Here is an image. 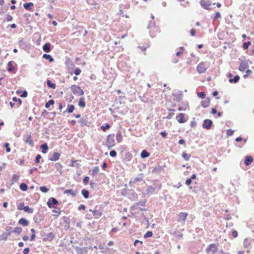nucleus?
Listing matches in <instances>:
<instances>
[{
  "mask_svg": "<svg viewBox=\"0 0 254 254\" xmlns=\"http://www.w3.org/2000/svg\"><path fill=\"white\" fill-rule=\"evenodd\" d=\"M18 43L19 45V47H21L22 48H23L26 45V43L23 41V39L19 41Z\"/></svg>",
  "mask_w": 254,
  "mask_h": 254,
  "instance_id": "51",
  "label": "nucleus"
},
{
  "mask_svg": "<svg viewBox=\"0 0 254 254\" xmlns=\"http://www.w3.org/2000/svg\"><path fill=\"white\" fill-rule=\"evenodd\" d=\"M234 130L231 129H228L226 130V134L228 136L233 135L234 134Z\"/></svg>",
  "mask_w": 254,
  "mask_h": 254,
  "instance_id": "53",
  "label": "nucleus"
},
{
  "mask_svg": "<svg viewBox=\"0 0 254 254\" xmlns=\"http://www.w3.org/2000/svg\"><path fill=\"white\" fill-rule=\"evenodd\" d=\"M78 123H80L82 125V126H84L86 125V121L85 120H84L83 119H80L78 121Z\"/></svg>",
  "mask_w": 254,
  "mask_h": 254,
  "instance_id": "58",
  "label": "nucleus"
},
{
  "mask_svg": "<svg viewBox=\"0 0 254 254\" xmlns=\"http://www.w3.org/2000/svg\"><path fill=\"white\" fill-rule=\"evenodd\" d=\"M51 44L49 43H46L43 46V51L46 53H49L51 52Z\"/></svg>",
  "mask_w": 254,
  "mask_h": 254,
  "instance_id": "18",
  "label": "nucleus"
},
{
  "mask_svg": "<svg viewBox=\"0 0 254 254\" xmlns=\"http://www.w3.org/2000/svg\"><path fill=\"white\" fill-rule=\"evenodd\" d=\"M251 44V42L250 41L244 42L243 45V49L244 50L247 49Z\"/></svg>",
  "mask_w": 254,
  "mask_h": 254,
  "instance_id": "49",
  "label": "nucleus"
},
{
  "mask_svg": "<svg viewBox=\"0 0 254 254\" xmlns=\"http://www.w3.org/2000/svg\"><path fill=\"white\" fill-rule=\"evenodd\" d=\"M106 145L109 149L115 145V135L114 134H110L108 135Z\"/></svg>",
  "mask_w": 254,
  "mask_h": 254,
  "instance_id": "3",
  "label": "nucleus"
},
{
  "mask_svg": "<svg viewBox=\"0 0 254 254\" xmlns=\"http://www.w3.org/2000/svg\"><path fill=\"white\" fill-rule=\"evenodd\" d=\"M59 203L58 201L54 197H50L47 201V205L49 208H55V205Z\"/></svg>",
  "mask_w": 254,
  "mask_h": 254,
  "instance_id": "10",
  "label": "nucleus"
},
{
  "mask_svg": "<svg viewBox=\"0 0 254 254\" xmlns=\"http://www.w3.org/2000/svg\"><path fill=\"white\" fill-rule=\"evenodd\" d=\"M20 189L23 191H26L27 190L28 187L26 184L21 183L20 185Z\"/></svg>",
  "mask_w": 254,
  "mask_h": 254,
  "instance_id": "44",
  "label": "nucleus"
},
{
  "mask_svg": "<svg viewBox=\"0 0 254 254\" xmlns=\"http://www.w3.org/2000/svg\"><path fill=\"white\" fill-rule=\"evenodd\" d=\"M162 170V167L161 166H158L157 167L154 168L152 170V173H159Z\"/></svg>",
  "mask_w": 254,
  "mask_h": 254,
  "instance_id": "42",
  "label": "nucleus"
},
{
  "mask_svg": "<svg viewBox=\"0 0 254 254\" xmlns=\"http://www.w3.org/2000/svg\"><path fill=\"white\" fill-rule=\"evenodd\" d=\"M148 28L150 29V35L152 37L156 36V33L159 32V28L156 26L154 23L150 22L148 25Z\"/></svg>",
  "mask_w": 254,
  "mask_h": 254,
  "instance_id": "4",
  "label": "nucleus"
},
{
  "mask_svg": "<svg viewBox=\"0 0 254 254\" xmlns=\"http://www.w3.org/2000/svg\"><path fill=\"white\" fill-rule=\"evenodd\" d=\"M249 67L248 64L245 61H242L239 67V69L242 72H244L247 68Z\"/></svg>",
  "mask_w": 254,
  "mask_h": 254,
  "instance_id": "14",
  "label": "nucleus"
},
{
  "mask_svg": "<svg viewBox=\"0 0 254 254\" xmlns=\"http://www.w3.org/2000/svg\"><path fill=\"white\" fill-rule=\"evenodd\" d=\"M168 111H170V113L168 115L166 118L168 119H170L174 115L175 110L173 109H168Z\"/></svg>",
  "mask_w": 254,
  "mask_h": 254,
  "instance_id": "38",
  "label": "nucleus"
},
{
  "mask_svg": "<svg viewBox=\"0 0 254 254\" xmlns=\"http://www.w3.org/2000/svg\"><path fill=\"white\" fill-rule=\"evenodd\" d=\"M74 109V106L73 105H68L67 109L66 111L69 113H72Z\"/></svg>",
  "mask_w": 254,
  "mask_h": 254,
  "instance_id": "40",
  "label": "nucleus"
},
{
  "mask_svg": "<svg viewBox=\"0 0 254 254\" xmlns=\"http://www.w3.org/2000/svg\"><path fill=\"white\" fill-rule=\"evenodd\" d=\"M33 5V3L32 2L29 3H25L23 4V6L24 8L27 10H30L31 8V6Z\"/></svg>",
  "mask_w": 254,
  "mask_h": 254,
  "instance_id": "34",
  "label": "nucleus"
},
{
  "mask_svg": "<svg viewBox=\"0 0 254 254\" xmlns=\"http://www.w3.org/2000/svg\"><path fill=\"white\" fill-rule=\"evenodd\" d=\"M47 84L48 87H49L50 88L53 89H55L56 88V84L52 83L50 80H47Z\"/></svg>",
  "mask_w": 254,
  "mask_h": 254,
  "instance_id": "41",
  "label": "nucleus"
},
{
  "mask_svg": "<svg viewBox=\"0 0 254 254\" xmlns=\"http://www.w3.org/2000/svg\"><path fill=\"white\" fill-rule=\"evenodd\" d=\"M77 191H74L71 189L66 190L64 191V194H69L73 197L75 196L77 194Z\"/></svg>",
  "mask_w": 254,
  "mask_h": 254,
  "instance_id": "21",
  "label": "nucleus"
},
{
  "mask_svg": "<svg viewBox=\"0 0 254 254\" xmlns=\"http://www.w3.org/2000/svg\"><path fill=\"white\" fill-rule=\"evenodd\" d=\"M145 201H139L132 207V210L139 209L141 211H145V209L143 208V207L145 206Z\"/></svg>",
  "mask_w": 254,
  "mask_h": 254,
  "instance_id": "7",
  "label": "nucleus"
},
{
  "mask_svg": "<svg viewBox=\"0 0 254 254\" xmlns=\"http://www.w3.org/2000/svg\"><path fill=\"white\" fill-rule=\"evenodd\" d=\"M24 141L28 143L30 145L33 146L34 142L31 139V136L30 134L27 135L24 139Z\"/></svg>",
  "mask_w": 254,
  "mask_h": 254,
  "instance_id": "19",
  "label": "nucleus"
},
{
  "mask_svg": "<svg viewBox=\"0 0 254 254\" xmlns=\"http://www.w3.org/2000/svg\"><path fill=\"white\" fill-rule=\"evenodd\" d=\"M196 123L194 121V119H193V120L191 121V122L190 123V126L191 127H196Z\"/></svg>",
  "mask_w": 254,
  "mask_h": 254,
  "instance_id": "60",
  "label": "nucleus"
},
{
  "mask_svg": "<svg viewBox=\"0 0 254 254\" xmlns=\"http://www.w3.org/2000/svg\"><path fill=\"white\" fill-rule=\"evenodd\" d=\"M55 238V235L53 232H50L46 236V238H45L46 240L48 241H52Z\"/></svg>",
  "mask_w": 254,
  "mask_h": 254,
  "instance_id": "29",
  "label": "nucleus"
},
{
  "mask_svg": "<svg viewBox=\"0 0 254 254\" xmlns=\"http://www.w3.org/2000/svg\"><path fill=\"white\" fill-rule=\"evenodd\" d=\"M253 161V158L250 156H247L245 160V164L249 166Z\"/></svg>",
  "mask_w": 254,
  "mask_h": 254,
  "instance_id": "20",
  "label": "nucleus"
},
{
  "mask_svg": "<svg viewBox=\"0 0 254 254\" xmlns=\"http://www.w3.org/2000/svg\"><path fill=\"white\" fill-rule=\"evenodd\" d=\"M142 242L138 240H136L134 242V246L137 247L139 249H141L142 248Z\"/></svg>",
  "mask_w": 254,
  "mask_h": 254,
  "instance_id": "27",
  "label": "nucleus"
},
{
  "mask_svg": "<svg viewBox=\"0 0 254 254\" xmlns=\"http://www.w3.org/2000/svg\"><path fill=\"white\" fill-rule=\"evenodd\" d=\"M70 89L74 94H77L79 96L83 95L84 94L83 90L79 86L76 85H72L70 87Z\"/></svg>",
  "mask_w": 254,
  "mask_h": 254,
  "instance_id": "5",
  "label": "nucleus"
},
{
  "mask_svg": "<svg viewBox=\"0 0 254 254\" xmlns=\"http://www.w3.org/2000/svg\"><path fill=\"white\" fill-rule=\"evenodd\" d=\"M212 124V121L209 119H205L203 121V123L202 125V127L204 128H206L207 129H209L211 128V127Z\"/></svg>",
  "mask_w": 254,
  "mask_h": 254,
  "instance_id": "12",
  "label": "nucleus"
},
{
  "mask_svg": "<svg viewBox=\"0 0 254 254\" xmlns=\"http://www.w3.org/2000/svg\"><path fill=\"white\" fill-rule=\"evenodd\" d=\"M197 96L200 98H201V99H203L205 98V94L204 92H198L197 93Z\"/></svg>",
  "mask_w": 254,
  "mask_h": 254,
  "instance_id": "57",
  "label": "nucleus"
},
{
  "mask_svg": "<svg viewBox=\"0 0 254 254\" xmlns=\"http://www.w3.org/2000/svg\"><path fill=\"white\" fill-rule=\"evenodd\" d=\"M149 153L145 150H143L141 153V157L142 158H145L149 156Z\"/></svg>",
  "mask_w": 254,
  "mask_h": 254,
  "instance_id": "36",
  "label": "nucleus"
},
{
  "mask_svg": "<svg viewBox=\"0 0 254 254\" xmlns=\"http://www.w3.org/2000/svg\"><path fill=\"white\" fill-rule=\"evenodd\" d=\"M61 154L58 152H54L52 156L49 158V160L56 161L60 159Z\"/></svg>",
  "mask_w": 254,
  "mask_h": 254,
  "instance_id": "16",
  "label": "nucleus"
},
{
  "mask_svg": "<svg viewBox=\"0 0 254 254\" xmlns=\"http://www.w3.org/2000/svg\"><path fill=\"white\" fill-rule=\"evenodd\" d=\"M12 232V227H9V229L6 230V232L3 233L0 236V240L6 241L7 239V237L10 235Z\"/></svg>",
  "mask_w": 254,
  "mask_h": 254,
  "instance_id": "11",
  "label": "nucleus"
},
{
  "mask_svg": "<svg viewBox=\"0 0 254 254\" xmlns=\"http://www.w3.org/2000/svg\"><path fill=\"white\" fill-rule=\"evenodd\" d=\"M12 179L13 182H17L19 180V176L14 174L12 176Z\"/></svg>",
  "mask_w": 254,
  "mask_h": 254,
  "instance_id": "52",
  "label": "nucleus"
},
{
  "mask_svg": "<svg viewBox=\"0 0 254 254\" xmlns=\"http://www.w3.org/2000/svg\"><path fill=\"white\" fill-rule=\"evenodd\" d=\"M110 156H111L112 157H116L117 155L116 151L114 150H111L110 152Z\"/></svg>",
  "mask_w": 254,
  "mask_h": 254,
  "instance_id": "59",
  "label": "nucleus"
},
{
  "mask_svg": "<svg viewBox=\"0 0 254 254\" xmlns=\"http://www.w3.org/2000/svg\"><path fill=\"white\" fill-rule=\"evenodd\" d=\"M52 212L56 214L53 215L54 216L57 217L61 212V210L60 208H56L52 210Z\"/></svg>",
  "mask_w": 254,
  "mask_h": 254,
  "instance_id": "46",
  "label": "nucleus"
},
{
  "mask_svg": "<svg viewBox=\"0 0 254 254\" xmlns=\"http://www.w3.org/2000/svg\"><path fill=\"white\" fill-rule=\"evenodd\" d=\"M188 213L186 212H181L178 215V221L179 222H185Z\"/></svg>",
  "mask_w": 254,
  "mask_h": 254,
  "instance_id": "13",
  "label": "nucleus"
},
{
  "mask_svg": "<svg viewBox=\"0 0 254 254\" xmlns=\"http://www.w3.org/2000/svg\"><path fill=\"white\" fill-rule=\"evenodd\" d=\"M221 17V16L220 13L219 12H217L215 14L214 19H217L220 18Z\"/></svg>",
  "mask_w": 254,
  "mask_h": 254,
  "instance_id": "61",
  "label": "nucleus"
},
{
  "mask_svg": "<svg viewBox=\"0 0 254 254\" xmlns=\"http://www.w3.org/2000/svg\"><path fill=\"white\" fill-rule=\"evenodd\" d=\"M89 180V178L87 176H86L83 179V183L84 185H86L88 181Z\"/></svg>",
  "mask_w": 254,
  "mask_h": 254,
  "instance_id": "63",
  "label": "nucleus"
},
{
  "mask_svg": "<svg viewBox=\"0 0 254 254\" xmlns=\"http://www.w3.org/2000/svg\"><path fill=\"white\" fill-rule=\"evenodd\" d=\"M99 171V168L98 166H95L94 167L92 171V175L93 176H95L97 175V174L98 173Z\"/></svg>",
  "mask_w": 254,
  "mask_h": 254,
  "instance_id": "47",
  "label": "nucleus"
},
{
  "mask_svg": "<svg viewBox=\"0 0 254 254\" xmlns=\"http://www.w3.org/2000/svg\"><path fill=\"white\" fill-rule=\"evenodd\" d=\"M55 167L59 172H61L63 169L62 165L60 163H56L55 164Z\"/></svg>",
  "mask_w": 254,
  "mask_h": 254,
  "instance_id": "37",
  "label": "nucleus"
},
{
  "mask_svg": "<svg viewBox=\"0 0 254 254\" xmlns=\"http://www.w3.org/2000/svg\"><path fill=\"white\" fill-rule=\"evenodd\" d=\"M161 189V186L159 185L157 186L156 185H154V186H149L147 187V189L146 190V193L148 195H152L155 192L156 189L158 190Z\"/></svg>",
  "mask_w": 254,
  "mask_h": 254,
  "instance_id": "6",
  "label": "nucleus"
},
{
  "mask_svg": "<svg viewBox=\"0 0 254 254\" xmlns=\"http://www.w3.org/2000/svg\"><path fill=\"white\" fill-rule=\"evenodd\" d=\"M218 250V248L215 244H212L209 245L206 249V252L207 254H214Z\"/></svg>",
  "mask_w": 254,
  "mask_h": 254,
  "instance_id": "8",
  "label": "nucleus"
},
{
  "mask_svg": "<svg viewBox=\"0 0 254 254\" xmlns=\"http://www.w3.org/2000/svg\"><path fill=\"white\" fill-rule=\"evenodd\" d=\"M43 58L46 60H48L50 62H53L54 61V59L50 55L45 54L43 55Z\"/></svg>",
  "mask_w": 254,
  "mask_h": 254,
  "instance_id": "32",
  "label": "nucleus"
},
{
  "mask_svg": "<svg viewBox=\"0 0 254 254\" xmlns=\"http://www.w3.org/2000/svg\"><path fill=\"white\" fill-rule=\"evenodd\" d=\"M240 79V77L238 75H236L233 78H230L229 81L230 83H237Z\"/></svg>",
  "mask_w": 254,
  "mask_h": 254,
  "instance_id": "30",
  "label": "nucleus"
},
{
  "mask_svg": "<svg viewBox=\"0 0 254 254\" xmlns=\"http://www.w3.org/2000/svg\"><path fill=\"white\" fill-rule=\"evenodd\" d=\"M143 179V175L142 174H140L137 177L131 180L130 183L132 182L133 183H136L137 182H141Z\"/></svg>",
  "mask_w": 254,
  "mask_h": 254,
  "instance_id": "17",
  "label": "nucleus"
},
{
  "mask_svg": "<svg viewBox=\"0 0 254 254\" xmlns=\"http://www.w3.org/2000/svg\"><path fill=\"white\" fill-rule=\"evenodd\" d=\"M110 127V126L109 124H107L105 125V126H102L101 128L103 131H105L107 129H109Z\"/></svg>",
  "mask_w": 254,
  "mask_h": 254,
  "instance_id": "55",
  "label": "nucleus"
},
{
  "mask_svg": "<svg viewBox=\"0 0 254 254\" xmlns=\"http://www.w3.org/2000/svg\"><path fill=\"white\" fill-rule=\"evenodd\" d=\"M201 6L205 9L209 10L211 9V2L208 0H201L200 1Z\"/></svg>",
  "mask_w": 254,
  "mask_h": 254,
  "instance_id": "9",
  "label": "nucleus"
},
{
  "mask_svg": "<svg viewBox=\"0 0 254 254\" xmlns=\"http://www.w3.org/2000/svg\"><path fill=\"white\" fill-rule=\"evenodd\" d=\"M22 229L21 228L19 227H15L14 228V229L13 230V232L14 233H16V234H20L22 232Z\"/></svg>",
  "mask_w": 254,
  "mask_h": 254,
  "instance_id": "45",
  "label": "nucleus"
},
{
  "mask_svg": "<svg viewBox=\"0 0 254 254\" xmlns=\"http://www.w3.org/2000/svg\"><path fill=\"white\" fill-rule=\"evenodd\" d=\"M54 103H55V102H54V100H53V99L50 100L49 101H48V102H47L46 103L45 107L46 108H49L51 105L54 104Z\"/></svg>",
  "mask_w": 254,
  "mask_h": 254,
  "instance_id": "43",
  "label": "nucleus"
},
{
  "mask_svg": "<svg viewBox=\"0 0 254 254\" xmlns=\"http://www.w3.org/2000/svg\"><path fill=\"white\" fill-rule=\"evenodd\" d=\"M40 190L43 192H47L48 191V189L45 186H42L40 187Z\"/></svg>",
  "mask_w": 254,
  "mask_h": 254,
  "instance_id": "54",
  "label": "nucleus"
},
{
  "mask_svg": "<svg viewBox=\"0 0 254 254\" xmlns=\"http://www.w3.org/2000/svg\"><path fill=\"white\" fill-rule=\"evenodd\" d=\"M14 63L13 61H10L7 64V70L9 72H11L14 70V68L13 66V64Z\"/></svg>",
  "mask_w": 254,
  "mask_h": 254,
  "instance_id": "26",
  "label": "nucleus"
},
{
  "mask_svg": "<svg viewBox=\"0 0 254 254\" xmlns=\"http://www.w3.org/2000/svg\"><path fill=\"white\" fill-rule=\"evenodd\" d=\"M18 223L23 226H26L28 225V221L24 218L19 219Z\"/></svg>",
  "mask_w": 254,
  "mask_h": 254,
  "instance_id": "25",
  "label": "nucleus"
},
{
  "mask_svg": "<svg viewBox=\"0 0 254 254\" xmlns=\"http://www.w3.org/2000/svg\"><path fill=\"white\" fill-rule=\"evenodd\" d=\"M210 100L208 98H206L205 100L201 102V106L204 108H206L209 106Z\"/></svg>",
  "mask_w": 254,
  "mask_h": 254,
  "instance_id": "24",
  "label": "nucleus"
},
{
  "mask_svg": "<svg viewBox=\"0 0 254 254\" xmlns=\"http://www.w3.org/2000/svg\"><path fill=\"white\" fill-rule=\"evenodd\" d=\"M81 193L85 198H87L89 197V192L87 190L83 189L81 190Z\"/></svg>",
  "mask_w": 254,
  "mask_h": 254,
  "instance_id": "31",
  "label": "nucleus"
},
{
  "mask_svg": "<svg viewBox=\"0 0 254 254\" xmlns=\"http://www.w3.org/2000/svg\"><path fill=\"white\" fill-rule=\"evenodd\" d=\"M40 148L42 149V152L43 153H46L48 151V145L46 143H44L43 144H42L41 146H40Z\"/></svg>",
  "mask_w": 254,
  "mask_h": 254,
  "instance_id": "23",
  "label": "nucleus"
},
{
  "mask_svg": "<svg viewBox=\"0 0 254 254\" xmlns=\"http://www.w3.org/2000/svg\"><path fill=\"white\" fill-rule=\"evenodd\" d=\"M184 114L180 113L176 117V119L179 123H185L187 122V119L184 118Z\"/></svg>",
  "mask_w": 254,
  "mask_h": 254,
  "instance_id": "15",
  "label": "nucleus"
},
{
  "mask_svg": "<svg viewBox=\"0 0 254 254\" xmlns=\"http://www.w3.org/2000/svg\"><path fill=\"white\" fill-rule=\"evenodd\" d=\"M12 101H14V102H18V104L17 105V107H19L20 106V105L22 103V101L20 99H17L16 98V97H14L12 99Z\"/></svg>",
  "mask_w": 254,
  "mask_h": 254,
  "instance_id": "48",
  "label": "nucleus"
},
{
  "mask_svg": "<svg viewBox=\"0 0 254 254\" xmlns=\"http://www.w3.org/2000/svg\"><path fill=\"white\" fill-rule=\"evenodd\" d=\"M78 105L80 107H85V101H84V98L83 97H81L79 99Z\"/></svg>",
  "mask_w": 254,
  "mask_h": 254,
  "instance_id": "35",
  "label": "nucleus"
},
{
  "mask_svg": "<svg viewBox=\"0 0 254 254\" xmlns=\"http://www.w3.org/2000/svg\"><path fill=\"white\" fill-rule=\"evenodd\" d=\"M116 138L118 143H120L122 141L123 135L122 132L120 131L117 132Z\"/></svg>",
  "mask_w": 254,
  "mask_h": 254,
  "instance_id": "22",
  "label": "nucleus"
},
{
  "mask_svg": "<svg viewBox=\"0 0 254 254\" xmlns=\"http://www.w3.org/2000/svg\"><path fill=\"white\" fill-rule=\"evenodd\" d=\"M153 235V233L151 231H148L144 235V238H147L149 237H152Z\"/></svg>",
  "mask_w": 254,
  "mask_h": 254,
  "instance_id": "50",
  "label": "nucleus"
},
{
  "mask_svg": "<svg viewBox=\"0 0 254 254\" xmlns=\"http://www.w3.org/2000/svg\"><path fill=\"white\" fill-rule=\"evenodd\" d=\"M23 210L25 212H28L30 214L33 213L34 212L33 208L29 207L28 206H23Z\"/></svg>",
  "mask_w": 254,
  "mask_h": 254,
  "instance_id": "28",
  "label": "nucleus"
},
{
  "mask_svg": "<svg viewBox=\"0 0 254 254\" xmlns=\"http://www.w3.org/2000/svg\"><path fill=\"white\" fill-rule=\"evenodd\" d=\"M4 146L6 147V151L7 152L10 151V148L9 147V144L8 143H5Z\"/></svg>",
  "mask_w": 254,
  "mask_h": 254,
  "instance_id": "64",
  "label": "nucleus"
},
{
  "mask_svg": "<svg viewBox=\"0 0 254 254\" xmlns=\"http://www.w3.org/2000/svg\"><path fill=\"white\" fill-rule=\"evenodd\" d=\"M182 157L186 160L189 161L190 157V155L187 154L186 152H183L182 153Z\"/></svg>",
  "mask_w": 254,
  "mask_h": 254,
  "instance_id": "33",
  "label": "nucleus"
},
{
  "mask_svg": "<svg viewBox=\"0 0 254 254\" xmlns=\"http://www.w3.org/2000/svg\"><path fill=\"white\" fill-rule=\"evenodd\" d=\"M187 106H188V104L185 105L184 107H179L178 108V110L180 111H185L186 110Z\"/></svg>",
  "mask_w": 254,
  "mask_h": 254,
  "instance_id": "62",
  "label": "nucleus"
},
{
  "mask_svg": "<svg viewBox=\"0 0 254 254\" xmlns=\"http://www.w3.org/2000/svg\"><path fill=\"white\" fill-rule=\"evenodd\" d=\"M81 72V69L79 68H76L74 71V73L76 75H78Z\"/></svg>",
  "mask_w": 254,
  "mask_h": 254,
  "instance_id": "56",
  "label": "nucleus"
},
{
  "mask_svg": "<svg viewBox=\"0 0 254 254\" xmlns=\"http://www.w3.org/2000/svg\"><path fill=\"white\" fill-rule=\"evenodd\" d=\"M251 240L249 239H245L244 241V246L245 248H247L250 245Z\"/></svg>",
  "mask_w": 254,
  "mask_h": 254,
  "instance_id": "39",
  "label": "nucleus"
},
{
  "mask_svg": "<svg viewBox=\"0 0 254 254\" xmlns=\"http://www.w3.org/2000/svg\"><path fill=\"white\" fill-rule=\"evenodd\" d=\"M209 66L208 63L201 62L197 65L196 70L200 74L204 73Z\"/></svg>",
  "mask_w": 254,
  "mask_h": 254,
  "instance_id": "2",
  "label": "nucleus"
},
{
  "mask_svg": "<svg viewBox=\"0 0 254 254\" xmlns=\"http://www.w3.org/2000/svg\"><path fill=\"white\" fill-rule=\"evenodd\" d=\"M89 211L92 213L95 219H98L103 214V209L100 206H96L93 209H90Z\"/></svg>",
  "mask_w": 254,
  "mask_h": 254,
  "instance_id": "1",
  "label": "nucleus"
}]
</instances>
